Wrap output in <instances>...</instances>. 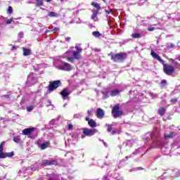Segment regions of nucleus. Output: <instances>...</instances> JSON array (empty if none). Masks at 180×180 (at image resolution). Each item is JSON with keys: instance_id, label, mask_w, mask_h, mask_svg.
Listing matches in <instances>:
<instances>
[{"instance_id": "obj_8", "label": "nucleus", "mask_w": 180, "mask_h": 180, "mask_svg": "<svg viewBox=\"0 0 180 180\" xmlns=\"http://www.w3.org/2000/svg\"><path fill=\"white\" fill-rule=\"evenodd\" d=\"M57 160H45L42 161L41 165L44 167H49L50 165H57Z\"/></svg>"}, {"instance_id": "obj_16", "label": "nucleus", "mask_w": 180, "mask_h": 180, "mask_svg": "<svg viewBox=\"0 0 180 180\" xmlns=\"http://www.w3.org/2000/svg\"><path fill=\"white\" fill-rule=\"evenodd\" d=\"M63 65L65 68V71H71V70H72L71 65L68 63H63Z\"/></svg>"}, {"instance_id": "obj_7", "label": "nucleus", "mask_w": 180, "mask_h": 180, "mask_svg": "<svg viewBox=\"0 0 180 180\" xmlns=\"http://www.w3.org/2000/svg\"><path fill=\"white\" fill-rule=\"evenodd\" d=\"M91 6H94V8H96V11H94L93 12V15L91 17V19L94 20V19H95V18H96V16H98V14L99 13V11H101V9H102V8H101V5H99V4L96 3V2H91Z\"/></svg>"}, {"instance_id": "obj_2", "label": "nucleus", "mask_w": 180, "mask_h": 180, "mask_svg": "<svg viewBox=\"0 0 180 180\" xmlns=\"http://www.w3.org/2000/svg\"><path fill=\"white\" fill-rule=\"evenodd\" d=\"M108 56H111V60L113 63H124V60L127 58V53L125 52H120L115 54L113 52H110Z\"/></svg>"}, {"instance_id": "obj_34", "label": "nucleus", "mask_w": 180, "mask_h": 180, "mask_svg": "<svg viewBox=\"0 0 180 180\" xmlns=\"http://www.w3.org/2000/svg\"><path fill=\"white\" fill-rule=\"evenodd\" d=\"M148 32H154V30H155V28L154 27H148Z\"/></svg>"}, {"instance_id": "obj_5", "label": "nucleus", "mask_w": 180, "mask_h": 180, "mask_svg": "<svg viewBox=\"0 0 180 180\" xmlns=\"http://www.w3.org/2000/svg\"><path fill=\"white\" fill-rule=\"evenodd\" d=\"M4 143H0V158H11L15 155V153L13 151L10 152V153H4Z\"/></svg>"}, {"instance_id": "obj_9", "label": "nucleus", "mask_w": 180, "mask_h": 180, "mask_svg": "<svg viewBox=\"0 0 180 180\" xmlns=\"http://www.w3.org/2000/svg\"><path fill=\"white\" fill-rule=\"evenodd\" d=\"M70 94H71V91H68V89L67 88L63 89V91H60V95L63 99H65L67 96L70 95Z\"/></svg>"}, {"instance_id": "obj_12", "label": "nucleus", "mask_w": 180, "mask_h": 180, "mask_svg": "<svg viewBox=\"0 0 180 180\" xmlns=\"http://www.w3.org/2000/svg\"><path fill=\"white\" fill-rule=\"evenodd\" d=\"M50 141L43 143L40 146L41 150H46V148H49V147H50Z\"/></svg>"}, {"instance_id": "obj_46", "label": "nucleus", "mask_w": 180, "mask_h": 180, "mask_svg": "<svg viewBox=\"0 0 180 180\" xmlns=\"http://www.w3.org/2000/svg\"><path fill=\"white\" fill-rule=\"evenodd\" d=\"M46 2H51V0H46Z\"/></svg>"}, {"instance_id": "obj_28", "label": "nucleus", "mask_w": 180, "mask_h": 180, "mask_svg": "<svg viewBox=\"0 0 180 180\" xmlns=\"http://www.w3.org/2000/svg\"><path fill=\"white\" fill-rule=\"evenodd\" d=\"M13 141L15 143H20V136H15L13 138Z\"/></svg>"}, {"instance_id": "obj_23", "label": "nucleus", "mask_w": 180, "mask_h": 180, "mask_svg": "<svg viewBox=\"0 0 180 180\" xmlns=\"http://www.w3.org/2000/svg\"><path fill=\"white\" fill-rule=\"evenodd\" d=\"M132 37L133 39H140V37H141V35L140 34V33H134L132 34Z\"/></svg>"}, {"instance_id": "obj_3", "label": "nucleus", "mask_w": 180, "mask_h": 180, "mask_svg": "<svg viewBox=\"0 0 180 180\" xmlns=\"http://www.w3.org/2000/svg\"><path fill=\"white\" fill-rule=\"evenodd\" d=\"M111 115L114 117V119H117L118 117H121L124 115V112L120 110V105L116 104L114 105L111 110Z\"/></svg>"}, {"instance_id": "obj_26", "label": "nucleus", "mask_w": 180, "mask_h": 180, "mask_svg": "<svg viewBox=\"0 0 180 180\" xmlns=\"http://www.w3.org/2000/svg\"><path fill=\"white\" fill-rule=\"evenodd\" d=\"M161 88H164L167 85V80L163 79L160 82Z\"/></svg>"}, {"instance_id": "obj_14", "label": "nucleus", "mask_w": 180, "mask_h": 180, "mask_svg": "<svg viewBox=\"0 0 180 180\" xmlns=\"http://www.w3.org/2000/svg\"><path fill=\"white\" fill-rule=\"evenodd\" d=\"M88 124L90 127H96L98 125L96 124V122L93 119H91L90 121H89Z\"/></svg>"}, {"instance_id": "obj_10", "label": "nucleus", "mask_w": 180, "mask_h": 180, "mask_svg": "<svg viewBox=\"0 0 180 180\" xmlns=\"http://www.w3.org/2000/svg\"><path fill=\"white\" fill-rule=\"evenodd\" d=\"M34 130H36L34 127L25 129L22 130V134L24 136H29V134H32V132L34 131Z\"/></svg>"}, {"instance_id": "obj_17", "label": "nucleus", "mask_w": 180, "mask_h": 180, "mask_svg": "<svg viewBox=\"0 0 180 180\" xmlns=\"http://www.w3.org/2000/svg\"><path fill=\"white\" fill-rule=\"evenodd\" d=\"M49 18H57L58 16V14L54 11H50L48 13L47 15Z\"/></svg>"}, {"instance_id": "obj_36", "label": "nucleus", "mask_w": 180, "mask_h": 180, "mask_svg": "<svg viewBox=\"0 0 180 180\" xmlns=\"http://www.w3.org/2000/svg\"><path fill=\"white\" fill-rule=\"evenodd\" d=\"M59 70H61L62 71H65V66H60L59 68Z\"/></svg>"}, {"instance_id": "obj_6", "label": "nucleus", "mask_w": 180, "mask_h": 180, "mask_svg": "<svg viewBox=\"0 0 180 180\" xmlns=\"http://www.w3.org/2000/svg\"><path fill=\"white\" fill-rule=\"evenodd\" d=\"M98 133V129H88L84 128L83 129V134L86 137H91L92 136H95Z\"/></svg>"}, {"instance_id": "obj_38", "label": "nucleus", "mask_w": 180, "mask_h": 180, "mask_svg": "<svg viewBox=\"0 0 180 180\" xmlns=\"http://www.w3.org/2000/svg\"><path fill=\"white\" fill-rule=\"evenodd\" d=\"M87 113H88L89 116H92V110H88Z\"/></svg>"}, {"instance_id": "obj_21", "label": "nucleus", "mask_w": 180, "mask_h": 180, "mask_svg": "<svg viewBox=\"0 0 180 180\" xmlns=\"http://www.w3.org/2000/svg\"><path fill=\"white\" fill-rule=\"evenodd\" d=\"M165 139H172L174 137V131H171L169 134H165Z\"/></svg>"}, {"instance_id": "obj_47", "label": "nucleus", "mask_w": 180, "mask_h": 180, "mask_svg": "<svg viewBox=\"0 0 180 180\" xmlns=\"http://www.w3.org/2000/svg\"><path fill=\"white\" fill-rule=\"evenodd\" d=\"M64 0H60L61 2H63Z\"/></svg>"}, {"instance_id": "obj_19", "label": "nucleus", "mask_w": 180, "mask_h": 180, "mask_svg": "<svg viewBox=\"0 0 180 180\" xmlns=\"http://www.w3.org/2000/svg\"><path fill=\"white\" fill-rule=\"evenodd\" d=\"M72 56H73L74 58H75V60H79V58H81V54H79V53H78L77 51H74L72 53Z\"/></svg>"}, {"instance_id": "obj_13", "label": "nucleus", "mask_w": 180, "mask_h": 180, "mask_svg": "<svg viewBox=\"0 0 180 180\" xmlns=\"http://www.w3.org/2000/svg\"><path fill=\"white\" fill-rule=\"evenodd\" d=\"M158 113L160 116H164V115H165V107H160L158 110Z\"/></svg>"}, {"instance_id": "obj_48", "label": "nucleus", "mask_w": 180, "mask_h": 180, "mask_svg": "<svg viewBox=\"0 0 180 180\" xmlns=\"http://www.w3.org/2000/svg\"><path fill=\"white\" fill-rule=\"evenodd\" d=\"M144 1H145V2H146L147 0H144Z\"/></svg>"}, {"instance_id": "obj_37", "label": "nucleus", "mask_w": 180, "mask_h": 180, "mask_svg": "<svg viewBox=\"0 0 180 180\" xmlns=\"http://www.w3.org/2000/svg\"><path fill=\"white\" fill-rule=\"evenodd\" d=\"M1 96H2V98H7V99H9L11 98V96L9 95H3Z\"/></svg>"}, {"instance_id": "obj_42", "label": "nucleus", "mask_w": 180, "mask_h": 180, "mask_svg": "<svg viewBox=\"0 0 180 180\" xmlns=\"http://www.w3.org/2000/svg\"><path fill=\"white\" fill-rule=\"evenodd\" d=\"M65 40H66L67 41H71V37H68L65 39Z\"/></svg>"}, {"instance_id": "obj_22", "label": "nucleus", "mask_w": 180, "mask_h": 180, "mask_svg": "<svg viewBox=\"0 0 180 180\" xmlns=\"http://www.w3.org/2000/svg\"><path fill=\"white\" fill-rule=\"evenodd\" d=\"M92 34L94 36V37H101V36H102V34H101V32L98 31H94Z\"/></svg>"}, {"instance_id": "obj_1", "label": "nucleus", "mask_w": 180, "mask_h": 180, "mask_svg": "<svg viewBox=\"0 0 180 180\" xmlns=\"http://www.w3.org/2000/svg\"><path fill=\"white\" fill-rule=\"evenodd\" d=\"M150 56H152L153 58H155L159 61V63H161L163 65V72L166 75H172L174 72H175V68L172 65L165 63V61L162 59H161V56L157 53H155L153 51H151Z\"/></svg>"}, {"instance_id": "obj_31", "label": "nucleus", "mask_w": 180, "mask_h": 180, "mask_svg": "<svg viewBox=\"0 0 180 180\" xmlns=\"http://www.w3.org/2000/svg\"><path fill=\"white\" fill-rule=\"evenodd\" d=\"M12 22H13V17H11L10 19H8L6 23V25H11L12 23Z\"/></svg>"}, {"instance_id": "obj_49", "label": "nucleus", "mask_w": 180, "mask_h": 180, "mask_svg": "<svg viewBox=\"0 0 180 180\" xmlns=\"http://www.w3.org/2000/svg\"><path fill=\"white\" fill-rule=\"evenodd\" d=\"M103 2H105V0H103Z\"/></svg>"}, {"instance_id": "obj_33", "label": "nucleus", "mask_w": 180, "mask_h": 180, "mask_svg": "<svg viewBox=\"0 0 180 180\" xmlns=\"http://www.w3.org/2000/svg\"><path fill=\"white\" fill-rule=\"evenodd\" d=\"M73 128H74V125H72V124H68V130H72Z\"/></svg>"}, {"instance_id": "obj_45", "label": "nucleus", "mask_w": 180, "mask_h": 180, "mask_svg": "<svg viewBox=\"0 0 180 180\" xmlns=\"http://www.w3.org/2000/svg\"><path fill=\"white\" fill-rule=\"evenodd\" d=\"M125 158H126V160H129V158H130V157L126 156Z\"/></svg>"}, {"instance_id": "obj_35", "label": "nucleus", "mask_w": 180, "mask_h": 180, "mask_svg": "<svg viewBox=\"0 0 180 180\" xmlns=\"http://www.w3.org/2000/svg\"><path fill=\"white\" fill-rule=\"evenodd\" d=\"M67 60H68V61H70V63H72V61H74V58H70V57L68 58Z\"/></svg>"}, {"instance_id": "obj_44", "label": "nucleus", "mask_w": 180, "mask_h": 180, "mask_svg": "<svg viewBox=\"0 0 180 180\" xmlns=\"http://www.w3.org/2000/svg\"><path fill=\"white\" fill-rule=\"evenodd\" d=\"M85 120L89 123V121H91V119L89 117H86Z\"/></svg>"}, {"instance_id": "obj_41", "label": "nucleus", "mask_w": 180, "mask_h": 180, "mask_svg": "<svg viewBox=\"0 0 180 180\" xmlns=\"http://www.w3.org/2000/svg\"><path fill=\"white\" fill-rule=\"evenodd\" d=\"M58 30H60V28H58V27H55V28L53 29V31H54V32H58Z\"/></svg>"}, {"instance_id": "obj_30", "label": "nucleus", "mask_w": 180, "mask_h": 180, "mask_svg": "<svg viewBox=\"0 0 180 180\" xmlns=\"http://www.w3.org/2000/svg\"><path fill=\"white\" fill-rule=\"evenodd\" d=\"M107 126H108L107 131H108V133H110V131H112V130L113 129L112 125L108 124Z\"/></svg>"}, {"instance_id": "obj_15", "label": "nucleus", "mask_w": 180, "mask_h": 180, "mask_svg": "<svg viewBox=\"0 0 180 180\" xmlns=\"http://www.w3.org/2000/svg\"><path fill=\"white\" fill-rule=\"evenodd\" d=\"M120 94V91L118 89H114L110 92V96H116Z\"/></svg>"}, {"instance_id": "obj_40", "label": "nucleus", "mask_w": 180, "mask_h": 180, "mask_svg": "<svg viewBox=\"0 0 180 180\" xmlns=\"http://www.w3.org/2000/svg\"><path fill=\"white\" fill-rule=\"evenodd\" d=\"M106 13H112V10H105Z\"/></svg>"}, {"instance_id": "obj_27", "label": "nucleus", "mask_w": 180, "mask_h": 180, "mask_svg": "<svg viewBox=\"0 0 180 180\" xmlns=\"http://www.w3.org/2000/svg\"><path fill=\"white\" fill-rule=\"evenodd\" d=\"M170 102L174 105H175V103L178 102V98L175 97V98H171Z\"/></svg>"}, {"instance_id": "obj_4", "label": "nucleus", "mask_w": 180, "mask_h": 180, "mask_svg": "<svg viewBox=\"0 0 180 180\" xmlns=\"http://www.w3.org/2000/svg\"><path fill=\"white\" fill-rule=\"evenodd\" d=\"M61 85L62 83L60 80H54L48 85V90L49 92H53V91H56L57 88H60Z\"/></svg>"}, {"instance_id": "obj_43", "label": "nucleus", "mask_w": 180, "mask_h": 180, "mask_svg": "<svg viewBox=\"0 0 180 180\" xmlns=\"http://www.w3.org/2000/svg\"><path fill=\"white\" fill-rule=\"evenodd\" d=\"M16 49H18V47L16 46H13L11 48V50H16Z\"/></svg>"}, {"instance_id": "obj_11", "label": "nucleus", "mask_w": 180, "mask_h": 180, "mask_svg": "<svg viewBox=\"0 0 180 180\" xmlns=\"http://www.w3.org/2000/svg\"><path fill=\"white\" fill-rule=\"evenodd\" d=\"M96 116L98 119H103V117L105 116V112H103V110H102V108L97 109Z\"/></svg>"}, {"instance_id": "obj_29", "label": "nucleus", "mask_w": 180, "mask_h": 180, "mask_svg": "<svg viewBox=\"0 0 180 180\" xmlns=\"http://www.w3.org/2000/svg\"><path fill=\"white\" fill-rule=\"evenodd\" d=\"M27 112H32L33 109H34V107L33 105L27 106L26 108Z\"/></svg>"}, {"instance_id": "obj_32", "label": "nucleus", "mask_w": 180, "mask_h": 180, "mask_svg": "<svg viewBox=\"0 0 180 180\" xmlns=\"http://www.w3.org/2000/svg\"><path fill=\"white\" fill-rule=\"evenodd\" d=\"M111 134L115 135V134H119V131L117 129H114L111 131Z\"/></svg>"}, {"instance_id": "obj_24", "label": "nucleus", "mask_w": 180, "mask_h": 180, "mask_svg": "<svg viewBox=\"0 0 180 180\" xmlns=\"http://www.w3.org/2000/svg\"><path fill=\"white\" fill-rule=\"evenodd\" d=\"M7 13H8L9 15L13 13V8H12V6H9L8 8Z\"/></svg>"}, {"instance_id": "obj_25", "label": "nucleus", "mask_w": 180, "mask_h": 180, "mask_svg": "<svg viewBox=\"0 0 180 180\" xmlns=\"http://www.w3.org/2000/svg\"><path fill=\"white\" fill-rule=\"evenodd\" d=\"M75 49L77 50L76 53H79V54L80 53H82V48H79L78 46H76Z\"/></svg>"}, {"instance_id": "obj_20", "label": "nucleus", "mask_w": 180, "mask_h": 180, "mask_svg": "<svg viewBox=\"0 0 180 180\" xmlns=\"http://www.w3.org/2000/svg\"><path fill=\"white\" fill-rule=\"evenodd\" d=\"M44 3H43V0H37L36 3H35V6L37 7L39 6H43Z\"/></svg>"}, {"instance_id": "obj_39", "label": "nucleus", "mask_w": 180, "mask_h": 180, "mask_svg": "<svg viewBox=\"0 0 180 180\" xmlns=\"http://www.w3.org/2000/svg\"><path fill=\"white\" fill-rule=\"evenodd\" d=\"M169 47V49H174V44H170Z\"/></svg>"}, {"instance_id": "obj_18", "label": "nucleus", "mask_w": 180, "mask_h": 180, "mask_svg": "<svg viewBox=\"0 0 180 180\" xmlns=\"http://www.w3.org/2000/svg\"><path fill=\"white\" fill-rule=\"evenodd\" d=\"M31 53L32 52H31L30 49H28L26 48L23 49V56H30Z\"/></svg>"}]
</instances>
